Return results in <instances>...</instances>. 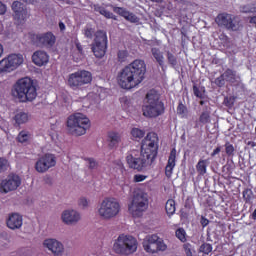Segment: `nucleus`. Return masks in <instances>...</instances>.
<instances>
[{
  "label": "nucleus",
  "mask_w": 256,
  "mask_h": 256,
  "mask_svg": "<svg viewBox=\"0 0 256 256\" xmlns=\"http://www.w3.org/2000/svg\"><path fill=\"white\" fill-rule=\"evenodd\" d=\"M215 22L219 27L225 28L226 30L238 31L240 29V24L237 18L229 13L218 14Z\"/></svg>",
  "instance_id": "nucleus-14"
},
{
  "label": "nucleus",
  "mask_w": 256,
  "mask_h": 256,
  "mask_svg": "<svg viewBox=\"0 0 256 256\" xmlns=\"http://www.w3.org/2000/svg\"><path fill=\"white\" fill-rule=\"evenodd\" d=\"M31 138H32V134L29 133L28 131H21L17 136L18 142H21V143H26L30 141Z\"/></svg>",
  "instance_id": "nucleus-32"
},
{
  "label": "nucleus",
  "mask_w": 256,
  "mask_h": 256,
  "mask_svg": "<svg viewBox=\"0 0 256 256\" xmlns=\"http://www.w3.org/2000/svg\"><path fill=\"white\" fill-rule=\"evenodd\" d=\"M147 179L146 175H142V174H136L134 175V182L135 183H141L144 182Z\"/></svg>",
  "instance_id": "nucleus-46"
},
{
  "label": "nucleus",
  "mask_w": 256,
  "mask_h": 256,
  "mask_svg": "<svg viewBox=\"0 0 256 256\" xmlns=\"http://www.w3.org/2000/svg\"><path fill=\"white\" fill-rule=\"evenodd\" d=\"M251 217L253 220H256V208H255L254 212L251 214Z\"/></svg>",
  "instance_id": "nucleus-59"
},
{
  "label": "nucleus",
  "mask_w": 256,
  "mask_h": 256,
  "mask_svg": "<svg viewBox=\"0 0 256 256\" xmlns=\"http://www.w3.org/2000/svg\"><path fill=\"white\" fill-rule=\"evenodd\" d=\"M128 51L127 50H119L118 52V59L120 62H125L126 59L128 58Z\"/></svg>",
  "instance_id": "nucleus-40"
},
{
  "label": "nucleus",
  "mask_w": 256,
  "mask_h": 256,
  "mask_svg": "<svg viewBox=\"0 0 256 256\" xmlns=\"http://www.w3.org/2000/svg\"><path fill=\"white\" fill-rule=\"evenodd\" d=\"M88 168L90 170H96L98 168L97 162L93 158L87 159Z\"/></svg>",
  "instance_id": "nucleus-43"
},
{
  "label": "nucleus",
  "mask_w": 256,
  "mask_h": 256,
  "mask_svg": "<svg viewBox=\"0 0 256 256\" xmlns=\"http://www.w3.org/2000/svg\"><path fill=\"white\" fill-rule=\"evenodd\" d=\"M254 6H255V13H256V3L254 4Z\"/></svg>",
  "instance_id": "nucleus-64"
},
{
  "label": "nucleus",
  "mask_w": 256,
  "mask_h": 256,
  "mask_svg": "<svg viewBox=\"0 0 256 256\" xmlns=\"http://www.w3.org/2000/svg\"><path fill=\"white\" fill-rule=\"evenodd\" d=\"M77 48H78L79 52L82 53V47L80 44H77Z\"/></svg>",
  "instance_id": "nucleus-62"
},
{
  "label": "nucleus",
  "mask_w": 256,
  "mask_h": 256,
  "mask_svg": "<svg viewBox=\"0 0 256 256\" xmlns=\"http://www.w3.org/2000/svg\"><path fill=\"white\" fill-rule=\"evenodd\" d=\"M207 160H199L196 165V171L200 176H204L207 174Z\"/></svg>",
  "instance_id": "nucleus-29"
},
{
  "label": "nucleus",
  "mask_w": 256,
  "mask_h": 256,
  "mask_svg": "<svg viewBox=\"0 0 256 256\" xmlns=\"http://www.w3.org/2000/svg\"><path fill=\"white\" fill-rule=\"evenodd\" d=\"M225 82L227 81L225 80V77H223V74H222L220 77L215 79L214 84H216L218 87L221 88L225 86Z\"/></svg>",
  "instance_id": "nucleus-42"
},
{
  "label": "nucleus",
  "mask_w": 256,
  "mask_h": 256,
  "mask_svg": "<svg viewBox=\"0 0 256 256\" xmlns=\"http://www.w3.org/2000/svg\"><path fill=\"white\" fill-rule=\"evenodd\" d=\"M36 42L40 46L51 48L55 44L56 38L53 32L40 33L36 35Z\"/></svg>",
  "instance_id": "nucleus-21"
},
{
  "label": "nucleus",
  "mask_w": 256,
  "mask_h": 256,
  "mask_svg": "<svg viewBox=\"0 0 256 256\" xmlns=\"http://www.w3.org/2000/svg\"><path fill=\"white\" fill-rule=\"evenodd\" d=\"M151 53L155 61L159 64L160 67H164L165 58L163 56V52L156 47L151 48Z\"/></svg>",
  "instance_id": "nucleus-27"
},
{
  "label": "nucleus",
  "mask_w": 256,
  "mask_h": 256,
  "mask_svg": "<svg viewBox=\"0 0 256 256\" xmlns=\"http://www.w3.org/2000/svg\"><path fill=\"white\" fill-rule=\"evenodd\" d=\"M143 250L149 254H155L159 251H166L167 244H165L162 238H159L156 234H151L145 236L142 241Z\"/></svg>",
  "instance_id": "nucleus-11"
},
{
  "label": "nucleus",
  "mask_w": 256,
  "mask_h": 256,
  "mask_svg": "<svg viewBox=\"0 0 256 256\" xmlns=\"http://www.w3.org/2000/svg\"><path fill=\"white\" fill-rule=\"evenodd\" d=\"M23 215L18 212L9 213L6 217V226L8 229L15 231L23 227Z\"/></svg>",
  "instance_id": "nucleus-20"
},
{
  "label": "nucleus",
  "mask_w": 256,
  "mask_h": 256,
  "mask_svg": "<svg viewBox=\"0 0 256 256\" xmlns=\"http://www.w3.org/2000/svg\"><path fill=\"white\" fill-rule=\"evenodd\" d=\"M56 166V157L54 154L47 153L42 155L35 163V170L39 174L47 173Z\"/></svg>",
  "instance_id": "nucleus-15"
},
{
  "label": "nucleus",
  "mask_w": 256,
  "mask_h": 256,
  "mask_svg": "<svg viewBox=\"0 0 256 256\" xmlns=\"http://www.w3.org/2000/svg\"><path fill=\"white\" fill-rule=\"evenodd\" d=\"M139 242L135 236L130 234H120L114 241L113 252L119 256H131L138 250Z\"/></svg>",
  "instance_id": "nucleus-5"
},
{
  "label": "nucleus",
  "mask_w": 256,
  "mask_h": 256,
  "mask_svg": "<svg viewBox=\"0 0 256 256\" xmlns=\"http://www.w3.org/2000/svg\"><path fill=\"white\" fill-rule=\"evenodd\" d=\"M14 120L18 125L25 124L29 121V115L25 112H19L15 115Z\"/></svg>",
  "instance_id": "nucleus-31"
},
{
  "label": "nucleus",
  "mask_w": 256,
  "mask_h": 256,
  "mask_svg": "<svg viewBox=\"0 0 256 256\" xmlns=\"http://www.w3.org/2000/svg\"><path fill=\"white\" fill-rule=\"evenodd\" d=\"M10 163L5 158H0V172H5L9 169Z\"/></svg>",
  "instance_id": "nucleus-37"
},
{
  "label": "nucleus",
  "mask_w": 256,
  "mask_h": 256,
  "mask_svg": "<svg viewBox=\"0 0 256 256\" xmlns=\"http://www.w3.org/2000/svg\"><path fill=\"white\" fill-rule=\"evenodd\" d=\"M219 153H221V147H217L216 149H214L211 157H215V155H219Z\"/></svg>",
  "instance_id": "nucleus-53"
},
{
  "label": "nucleus",
  "mask_w": 256,
  "mask_h": 256,
  "mask_svg": "<svg viewBox=\"0 0 256 256\" xmlns=\"http://www.w3.org/2000/svg\"><path fill=\"white\" fill-rule=\"evenodd\" d=\"M95 11L100 13L102 16H104L107 19L116 20V16L112 12L106 10L104 7L96 5L95 6Z\"/></svg>",
  "instance_id": "nucleus-30"
},
{
  "label": "nucleus",
  "mask_w": 256,
  "mask_h": 256,
  "mask_svg": "<svg viewBox=\"0 0 256 256\" xmlns=\"http://www.w3.org/2000/svg\"><path fill=\"white\" fill-rule=\"evenodd\" d=\"M22 1L25 2L26 4H31V5L37 3V0H22Z\"/></svg>",
  "instance_id": "nucleus-54"
},
{
  "label": "nucleus",
  "mask_w": 256,
  "mask_h": 256,
  "mask_svg": "<svg viewBox=\"0 0 256 256\" xmlns=\"http://www.w3.org/2000/svg\"><path fill=\"white\" fill-rule=\"evenodd\" d=\"M82 219L81 213L76 209H65L61 213V221L67 226H75Z\"/></svg>",
  "instance_id": "nucleus-17"
},
{
  "label": "nucleus",
  "mask_w": 256,
  "mask_h": 256,
  "mask_svg": "<svg viewBox=\"0 0 256 256\" xmlns=\"http://www.w3.org/2000/svg\"><path fill=\"white\" fill-rule=\"evenodd\" d=\"M223 77L225 78L226 82L231 85H236L240 82V77L237 75L235 70H231V68L225 70Z\"/></svg>",
  "instance_id": "nucleus-25"
},
{
  "label": "nucleus",
  "mask_w": 256,
  "mask_h": 256,
  "mask_svg": "<svg viewBox=\"0 0 256 256\" xmlns=\"http://www.w3.org/2000/svg\"><path fill=\"white\" fill-rule=\"evenodd\" d=\"M149 206V196L143 190H138L134 192L132 196V201L128 204V212L134 218H140L147 211Z\"/></svg>",
  "instance_id": "nucleus-6"
},
{
  "label": "nucleus",
  "mask_w": 256,
  "mask_h": 256,
  "mask_svg": "<svg viewBox=\"0 0 256 256\" xmlns=\"http://www.w3.org/2000/svg\"><path fill=\"white\" fill-rule=\"evenodd\" d=\"M187 112V108L185 105L183 104H179L178 107H177V113L180 114V115H185Z\"/></svg>",
  "instance_id": "nucleus-48"
},
{
  "label": "nucleus",
  "mask_w": 256,
  "mask_h": 256,
  "mask_svg": "<svg viewBox=\"0 0 256 256\" xmlns=\"http://www.w3.org/2000/svg\"><path fill=\"white\" fill-rule=\"evenodd\" d=\"M158 135L154 132L148 133L145 138L142 140V148L140 150V156L146 157L154 163L158 155Z\"/></svg>",
  "instance_id": "nucleus-8"
},
{
  "label": "nucleus",
  "mask_w": 256,
  "mask_h": 256,
  "mask_svg": "<svg viewBox=\"0 0 256 256\" xmlns=\"http://www.w3.org/2000/svg\"><path fill=\"white\" fill-rule=\"evenodd\" d=\"M24 56L21 53H11L0 60V74H9L24 64Z\"/></svg>",
  "instance_id": "nucleus-9"
},
{
  "label": "nucleus",
  "mask_w": 256,
  "mask_h": 256,
  "mask_svg": "<svg viewBox=\"0 0 256 256\" xmlns=\"http://www.w3.org/2000/svg\"><path fill=\"white\" fill-rule=\"evenodd\" d=\"M213 251V246L211 244H202L200 246V252L204 254H210Z\"/></svg>",
  "instance_id": "nucleus-38"
},
{
  "label": "nucleus",
  "mask_w": 256,
  "mask_h": 256,
  "mask_svg": "<svg viewBox=\"0 0 256 256\" xmlns=\"http://www.w3.org/2000/svg\"><path fill=\"white\" fill-rule=\"evenodd\" d=\"M176 157H177V150H176V148H173L170 151L168 161H167V165L165 167V175H166L167 178L172 177L173 170L176 167Z\"/></svg>",
  "instance_id": "nucleus-23"
},
{
  "label": "nucleus",
  "mask_w": 256,
  "mask_h": 256,
  "mask_svg": "<svg viewBox=\"0 0 256 256\" xmlns=\"http://www.w3.org/2000/svg\"><path fill=\"white\" fill-rule=\"evenodd\" d=\"M177 239H179L181 242H186V231L184 228H178L175 232Z\"/></svg>",
  "instance_id": "nucleus-35"
},
{
  "label": "nucleus",
  "mask_w": 256,
  "mask_h": 256,
  "mask_svg": "<svg viewBox=\"0 0 256 256\" xmlns=\"http://www.w3.org/2000/svg\"><path fill=\"white\" fill-rule=\"evenodd\" d=\"M248 145H249L250 147H255V146H256V143L253 142V141H249V142H248Z\"/></svg>",
  "instance_id": "nucleus-60"
},
{
  "label": "nucleus",
  "mask_w": 256,
  "mask_h": 256,
  "mask_svg": "<svg viewBox=\"0 0 256 256\" xmlns=\"http://www.w3.org/2000/svg\"><path fill=\"white\" fill-rule=\"evenodd\" d=\"M22 184V179L17 174H10L0 183V192L7 194L16 191Z\"/></svg>",
  "instance_id": "nucleus-16"
},
{
  "label": "nucleus",
  "mask_w": 256,
  "mask_h": 256,
  "mask_svg": "<svg viewBox=\"0 0 256 256\" xmlns=\"http://www.w3.org/2000/svg\"><path fill=\"white\" fill-rule=\"evenodd\" d=\"M146 64L144 60H134L118 74V84L121 88L131 90L138 87L145 79Z\"/></svg>",
  "instance_id": "nucleus-1"
},
{
  "label": "nucleus",
  "mask_w": 256,
  "mask_h": 256,
  "mask_svg": "<svg viewBox=\"0 0 256 256\" xmlns=\"http://www.w3.org/2000/svg\"><path fill=\"white\" fill-rule=\"evenodd\" d=\"M118 169L123 172V164L122 162H118Z\"/></svg>",
  "instance_id": "nucleus-58"
},
{
  "label": "nucleus",
  "mask_w": 256,
  "mask_h": 256,
  "mask_svg": "<svg viewBox=\"0 0 256 256\" xmlns=\"http://www.w3.org/2000/svg\"><path fill=\"white\" fill-rule=\"evenodd\" d=\"M199 122L202 124L211 123V112H209L208 110L202 112L199 117Z\"/></svg>",
  "instance_id": "nucleus-34"
},
{
  "label": "nucleus",
  "mask_w": 256,
  "mask_h": 256,
  "mask_svg": "<svg viewBox=\"0 0 256 256\" xmlns=\"http://www.w3.org/2000/svg\"><path fill=\"white\" fill-rule=\"evenodd\" d=\"M7 12V5L0 1V15H5Z\"/></svg>",
  "instance_id": "nucleus-50"
},
{
  "label": "nucleus",
  "mask_w": 256,
  "mask_h": 256,
  "mask_svg": "<svg viewBox=\"0 0 256 256\" xmlns=\"http://www.w3.org/2000/svg\"><path fill=\"white\" fill-rule=\"evenodd\" d=\"M200 223L202 225V227H207L210 223V220L204 216L201 217Z\"/></svg>",
  "instance_id": "nucleus-49"
},
{
  "label": "nucleus",
  "mask_w": 256,
  "mask_h": 256,
  "mask_svg": "<svg viewBox=\"0 0 256 256\" xmlns=\"http://www.w3.org/2000/svg\"><path fill=\"white\" fill-rule=\"evenodd\" d=\"M11 8L14 12V20L17 21L18 24H22L30 18V13L22 2L14 1Z\"/></svg>",
  "instance_id": "nucleus-18"
},
{
  "label": "nucleus",
  "mask_w": 256,
  "mask_h": 256,
  "mask_svg": "<svg viewBox=\"0 0 256 256\" xmlns=\"http://www.w3.org/2000/svg\"><path fill=\"white\" fill-rule=\"evenodd\" d=\"M113 11L122 16L124 19H126V21L130 22V23H138L139 22V18L132 12L128 11L127 9L123 8V7H114Z\"/></svg>",
  "instance_id": "nucleus-24"
},
{
  "label": "nucleus",
  "mask_w": 256,
  "mask_h": 256,
  "mask_svg": "<svg viewBox=\"0 0 256 256\" xmlns=\"http://www.w3.org/2000/svg\"><path fill=\"white\" fill-rule=\"evenodd\" d=\"M126 163L130 169H134L138 172H141L153 165V162L150 159L141 156V152L138 150H132L126 155Z\"/></svg>",
  "instance_id": "nucleus-10"
},
{
  "label": "nucleus",
  "mask_w": 256,
  "mask_h": 256,
  "mask_svg": "<svg viewBox=\"0 0 256 256\" xmlns=\"http://www.w3.org/2000/svg\"><path fill=\"white\" fill-rule=\"evenodd\" d=\"M225 150H226V154H227L229 157L233 156V153H234V151H235V149H234V147H233V144H231V143H229V142H227V143L225 144Z\"/></svg>",
  "instance_id": "nucleus-41"
},
{
  "label": "nucleus",
  "mask_w": 256,
  "mask_h": 256,
  "mask_svg": "<svg viewBox=\"0 0 256 256\" xmlns=\"http://www.w3.org/2000/svg\"><path fill=\"white\" fill-rule=\"evenodd\" d=\"M121 213V204L114 197H105L99 202L96 210L97 216L103 221H112Z\"/></svg>",
  "instance_id": "nucleus-4"
},
{
  "label": "nucleus",
  "mask_w": 256,
  "mask_h": 256,
  "mask_svg": "<svg viewBox=\"0 0 256 256\" xmlns=\"http://www.w3.org/2000/svg\"><path fill=\"white\" fill-rule=\"evenodd\" d=\"M3 31H4V25L2 21H0V33H2Z\"/></svg>",
  "instance_id": "nucleus-61"
},
{
  "label": "nucleus",
  "mask_w": 256,
  "mask_h": 256,
  "mask_svg": "<svg viewBox=\"0 0 256 256\" xmlns=\"http://www.w3.org/2000/svg\"><path fill=\"white\" fill-rule=\"evenodd\" d=\"M32 62L38 67H43L49 63V54L45 50H37L32 55Z\"/></svg>",
  "instance_id": "nucleus-22"
},
{
  "label": "nucleus",
  "mask_w": 256,
  "mask_h": 256,
  "mask_svg": "<svg viewBox=\"0 0 256 256\" xmlns=\"http://www.w3.org/2000/svg\"><path fill=\"white\" fill-rule=\"evenodd\" d=\"M250 23L256 25V16L250 18Z\"/></svg>",
  "instance_id": "nucleus-57"
},
{
  "label": "nucleus",
  "mask_w": 256,
  "mask_h": 256,
  "mask_svg": "<svg viewBox=\"0 0 256 256\" xmlns=\"http://www.w3.org/2000/svg\"><path fill=\"white\" fill-rule=\"evenodd\" d=\"M251 191L250 190H246L243 192V197L246 200V202H249L251 200Z\"/></svg>",
  "instance_id": "nucleus-52"
},
{
  "label": "nucleus",
  "mask_w": 256,
  "mask_h": 256,
  "mask_svg": "<svg viewBox=\"0 0 256 256\" xmlns=\"http://www.w3.org/2000/svg\"><path fill=\"white\" fill-rule=\"evenodd\" d=\"M165 210L168 216H172L176 212V202L173 199H168L165 204Z\"/></svg>",
  "instance_id": "nucleus-28"
},
{
  "label": "nucleus",
  "mask_w": 256,
  "mask_h": 256,
  "mask_svg": "<svg viewBox=\"0 0 256 256\" xmlns=\"http://www.w3.org/2000/svg\"><path fill=\"white\" fill-rule=\"evenodd\" d=\"M193 92H194V95L198 98H203L204 96L203 90H200L197 86H193Z\"/></svg>",
  "instance_id": "nucleus-47"
},
{
  "label": "nucleus",
  "mask_w": 256,
  "mask_h": 256,
  "mask_svg": "<svg viewBox=\"0 0 256 256\" xmlns=\"http://www.w3.org/2000/svg\"><path fill=\"white\" fill-rule=\"evenodd\" d=\"M42 246L44 249L51 252L53 256H63L65 251L62 242H59L56 238H46V240L42 242Z\"/></svg>",
  "instance_id": "nucleus-19"
},
{
  "label": "nucleus",
  "mask_w": 256,
  "mask_h": 256,
  "mask_svg": "<svg viewBox=\"0 0 256 256\" xmlns=\"http://www.w3.org/2000/svg\"><path fill=\"white\" fill-rule=\"evenodd\" d=\"M167 60L170 65H172V66L177 65V58H176V56H174L173 53L167 52Z\"/></svg>",
  "instance_id": "nucleus-39"
},
{
  "label": "nucleus",
  "mask_w": 256,
  "mask_h": 256,
  "mask_svg": "<svg viewBox=\"0 0 256 256\" xmlns=\"http://www.w3.org/2000/svg\"><path fill=\"white\" fill-rule=\"evenodd\" d=\"M107 141H108L109 147H111L112 149L114 147H118V144L121 142V135L118 132L111 131L108 133Z\"/></svg>",
  "instance_id": "nucleus-26"
},
{
  "label": "nucleus",
  "mask_w": 256,
  "mask_h": 256,
  "mask_svg": "<svg viewBox=\"0 0 256 256\" xmlns=\"http://www.w3.org/2000/svg\"><path fill=\"white\" fill-rule=\"evenodd\" d=\"M242 13H255V4H247L240 7Z\"/></svg>",
  "instance_id": "nucleus-36"
},
{
  "label": "nucleus",
  "mask_w": 256,
  "mask_h": 256,
  "mask_svg": "<svg viewBox=\"0 0 256 256\" xmlns=\"http://www.w3.org/2000/svg\"><path fill=\"white\" fill-rule=\"evenodd\" d=\"M183 249L185 251L186 256H193L191 244H183Z\"/></svg>",
  "instance_id": "nucleus-45"
},
{
  "label": "nucleus",
  "mask_w": 256,
  "mask_h": 256,
  "mask_svg": "<svg viewBox=\"0 0 256 256\" xmlns=\"http://www.w3.org/2000/svg\"><path fill=\"white\" fill-rule=\"evenodd\" d=\"M92 75L88 70H78L68 76L67 84L73 90H78L82 86L90 84Z\"/></svg>",
  "instance_id": "nucleus-12"
},
{
  "label": "nucleus",
  "mask_w": 256,
  "mask_h": 256,
  "mask_svg": "<svg viewBox=\"0 0 256 256\" xmlns=\"http://www.w3.org/2000/svg\"><path fill=\"white\" fill-rule=\"evenodd\" d=\"M3 54H4V46L2 43H0V58H2Z\"/></svg>",
  "instance_id": "nucleus-56"
},
{
  "label": "nucleus",
  "mask_w": 256,
  "mask_h": 256,
  "mask_svg": "<svg viewBox=\"0 0 256 256\" xmlns=\"http://www.w3.org/2000/svg\"><path fill=\"white\" fill-rule=\"evenodd\" d=\"M91 127L89 118L82 113H74L67 119L68 131L74 136H82L86 134Z\"/></svg>",
  "instance_id": "nucleus-7"
},
{
  "label": "nucleus",
  "mask_w": 256,
  "mask_h": 256,
  "mask_svg": "<svg viewBox=\"0 0 256 256\" xmlns=\"http://www.w3.org/2000/svg\"><path fill=\"white\" fill-rule=\"evenodd\" d=\"M93 34H94V29H92V28H86L85 29V36L87 38H92Z\"/></svg>",
  "instance_id": "nucleus-51"
},
{
  "label": "nucleus",
  "mask_w": 256,
  "mask_h": 256,
  "mask_svg": "<svg viewBox=\"0 0 256 256\" xmlns=\"http://www.w3.org/2000/svg\"><path fill=\"white\" fill-rule=\"evenodd\" d=\"M130 134H132V138L135 140H140L145 136V131L139 128H132Z\"/></svg>",
  "instance_id": "nucleus-33"
},
{
  "label": "nucleus",
  "mask_w": 256,
  "mask_h": 256,
  "mask_svg": "<svg viewBox=\"0 0 256 256\" xmlns=\"http://www.w3.org/2000/svg\"><path fill=\"white\" fill-rule=\"evenodd\" d=\"M200 105H204V101H200Z\"/></svg>",
  "instance_id": "nucleus-63"
},
{
  "label": "nucleus",
  "mask_w": 256,
  "mask_h": 256,
  "mask_svg": "<svg viewBox=\"0 0 256 256\" xmlns=\"http://www.w3.org/2000/svg\"><path fill=\"white\" fill-rule=\"evenodd\" d=\"M107 34L105 31L99 30L95 34V39L92 44V51L96 58H103L107 51Z\"/></svg>",
  "instance_id": "nucleus-13"
},
{
  "label": "nucleus",
  "mask_w": 256,
  "mask_h": 256,
  "mask_svg": "<svg viewBox=\"0 0 256 256\" xmlns=\"http://www.w3.org/2000/svg\"><path fill=\"white\" fill-rule=\"evenodd\" d=\"M12 96L20 102L34 101L37 98V88L33 80L28 77L19 79L13 86Z\"/></svg>",
  "instance_id": "nucleus-3"
},
{
  "label": "nucleus",
  "mask_w": 256,
  "mask_h": 256,
  "mask_svg": "<svg viewBox=\"0 0 256 256\" xmlns=\"http://www.w3.org/2000/svg\"><path fill=\"white\" fill-rule=\"evenodd\" d=\"M59 29L63 32L65 31L66 27L65 24L63 22H59Z\"/></svg>",
  "instance_id": "nucleus-55"
},
{
  "label": "nucleus",
  "mask_w": 256,
  "mask_h": 256,
  "mask_svg": "<svg viewBox=\"0 0 256 256\" xmlns=\"http://www.w3.org/2000/svg\"><path fill=\"white\" fill-rule=\"evenodd\" d=\"M78 205H79L81 208L85 209V208H87L88 205H89V200H88L86 197H81V198L79 199V201H78Z\"/></svg>",
  "instance_id": "nucleus-44"
},
{
  "label": "nucleus",
  "mask_w": 256,
  "mask_h": 256,
  "mask_svg": "<svg viewBox=\"0 0 256 256\" xmlns=\"http://www.w3.org/2000/svg\"><path fill=\"white\" fill-rule=\"evenodd\" d=\"M165 112L164 103L160 100V94L155 90L147 92L142 105L143 116L155 118Z\"/></svg>",
  "instance_id": "nucleus-2"
}]
</instances>
